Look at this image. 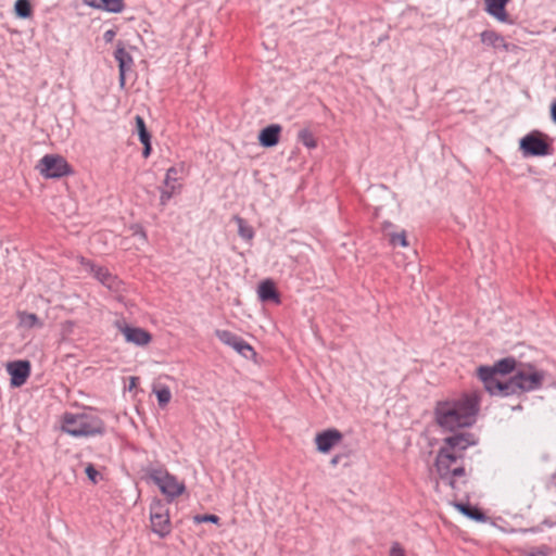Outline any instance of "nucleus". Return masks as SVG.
<instances>
[{"mask_svg": "<svg viewBox=\"0 0 556 556\" xmlns=\"http://www.w3.org/2000/svg\"><path fill=\"white\" fill-rule=\"evenodd\" d=\"M478 377L483 382L485 390L491 395L508 396L509 382L508 380H500L497 374L491 370L490 366H480L478 368Z\"/></svg>", "mask_w": 556, "mask_h": 556, "instance_id": "0eeeda50", "label": "nucleus"}, {"mask_svg": "<svg viewBox=\"0 0 556 556\" xmlns=\"http://www.w3.org/2000/svg\"><path fill=\"white\" fill-rule=\"evenodd\" d=\"M148 477L160 488L161 492L170 500L181 495L186 486L175 476L170 475L163 467H151L147 470Z\"/></svg>", "mask_w": 556, "mask_h": 556, "instance_id": "20e7f679", "label": "nucleus"}, {"mask_svg": "<svg viewBox=\"0 0 556 556\" xmlns=\"http://www.w3.org/2000/svg\"><path fill=\"white\" fill-rule=\"evenodd\" d=\"M85 472H86L87 477L89 478V480L94 484L98 482L99 478L101 477L99 471L94 468V466L92 464L87 465Z\"/></svg>", "mask_w": 556, "mask_h": 556, "instance_id": "e433bc0d", "label": "nucleus"}, {"mask_svg": "<svg viewBox=\"0 0 556 556\" xmlns=\"http://www.w3.org/2000/svg\"><path fill=\"white\" fill-rule=\"evenodd\" d=\"M83 2L92 9L114 14L122 13L125 9L124 0H83Z\"/></svg>", "mask_w": 556, "mask_h": 556, "instance_id": "f3484780", "label": "nucleus"}, {"mask_svg": "<svg viewBox=\"0 0 556 556\" xmlns=\"http://www.w3.org/2000/svg\"><path fill=\"white\" fill-rule=\"evenodd\" d=\"M193 520L195 523H203V522L218 523L219 517L217 515H213V514L197 515V516H194Z\"/></svg>", "mask_w": 556, "mask_h": 556, "instance_id": "c9c22d12", "label": "nucleus"}, {"mask_svg": "<svg viewBox=\"0 0 556 556\" xmlns=\"http://www.w3.org/2000/svg\"><path fill=\"white\" fill-rule=\"evenodd\" d=\"M476 444L473 434L471 433H456L443 440V447L448 450L459 459L463 458L464 452L471 445Z\"/></svg>", "mask_w": 556, "mask_h": 556, "instance_id": "6e6552de", "label": "nucleus"}, {"mask_svg": "<svg viewBox=\"0 0 556 556\" xmlns=\"http://www.w3.org/2000/svg\"><path fill=\"white\" fill-rule=\"evenodd\" d=\"M391 226H392L391 223H384L383 230L387 231L388 228ZM386 236L389 237V241L393 247H396V245L407 247L408 245L405 231H401L399 233L386 232Z\"/></svg>", "mask_w": 556, "mask_h": 556, "instance_id": "b1692460", "label": "nucleus"}, {"mask_svg": "<svg viewBox=\"0 0 556 556\" xmlns=\"http://www.w3.org/2000/svg\"><path fill=\"white\" fill-rule=\"evenodd\" d=\"M115 35V30L109 29L104 33L103 39L105 40V42H111L114 39Z\"/></svg>", "mask_w": 556, "mask_h": 556, "instance_id": "a19ab883", "label": "nucleus"}, {"mask_svg": "<svg viewBox=\"0 0 556 556\" xmlns=\"http://www.w3.org/2000/svg\"><path fill=\"white\" fill-rule=\"evenodd\" d=\"M544 372L533 368L520 369L508 379L509 395L538 390L544 381Z\"/></svg>", "mask_w": 556, "mask_h": 556, "instance_id": "7ed1b4c3", "label": "nucleus"}, {"mask_svg": "<svg viewBox=\"0 0 556 556\" xmlns=\"http://www.w3.org/2000/svg\"><path fill=\"white\" fill-rule=\"evenodd\" d=\"M482 43L493 47V48H504L507 50L508 46L505 42V39L503 36L497 34L494 30H484L480 35Z\"/></svg>", "mask_w": 556, "mask_h": 556, "instance_id": "aec40b11", "label": "nucleus"}, {"mask_svg": "<svg viewBox=\"0 0 556 556\" xmlns=\"http://www.w3.org/2000/svg\"><path fill=\"white\" fill-rule=\"evenodd\" d=\"M118 328L124 334L126 341L129 343H134L139 346H144L149 344L152 340V336L142 328L131 327L128 325H118Z\"/></svg>", "mask_w": 556, "mask_h": 556, "instance_id": "ddd939ff", "label": "nucleus"}, {"mask_svg": "<svg viewBox=\"0 0 556 556\" xmlns=\"http://www.w3.org/2000/svg\"><path fill=\"white\" fill-rule=\"evenodd\" d=\"M143 144V150H142V155L143 157H149L150 154H151V151H152V148H151V140H148V141H143L141 142Z\"/></svg>", "mask_w": 556, "mask_h": 556, "instance_id": "ea45409f", "label": "nucleus"}, {"mask_svg": "<svg viewBox=\"0 0 556 556\" xmlns=\"http://www.w3.org/2000/svg\"><path fill=\"white\" fill-rule=\"evenodd\" d=\"M455 507L466 517L476 520V521H484L486 519L485 515L477 507L471 506L470 504L465 503H456Z\"/></svg>", "mask_w": 556, "mask_h": 556, "instance_id": "412c9836", "label": "nucleus"}, {"mask_svg": "<svg viewBox=\"0 0 556 556\" xmlns=\"http://www.w3.org/2000/svg\"><path fill=\"white\" fill-rule=\"evenodd\" d=\"M176 174H177L176 167H169L167 169L166 177L164 180L165 187L175 186L176 178L174 177V175H176Z\"/></svg>", "mask_w": 556, "mask_h": 556, "instance_id": "4c0bfd02", "label": "nucleus"}, {"mask_svg": "<svg viewBox=\"0 0 556 556\" xmlns=\"http://www.w3.org/2000/svg\"><path fill=\"white\" fill-rule=\"evenodd\" d=\"M7 370L11 376V384L21 387L30 375V364L28 361H15L7 365Z\"/></svg>", "mask_w": 556, "mask_h": 556, "instance_id": "f8f14e48", "label": "nucleus"}, {"mask_svg": "<svg viewBox=\"0 0 556 556\" xmlns=\"http://www.w3.org/2000/svg\"><path fill=\"white\" fill-rule=\"evenodd\" d=\"M136 233H139L143 239L147 237L144 230L141 228Z\"/></svg>", "mask_w": 556, "mask_h": 556, "instance_id": "c03bdc74", "label": "nucleus"}, {"mask_svg": "<svg viewBox=\"0 0 556 556\" xmlns=\"http://www.w3.org/2000/svg\"><path fill=\"white\" fill-rule=\"evenodd\" d=\"M516 366V359L514 357H505L496 362L493 366H490L491 370L497 375L510 374Z\"/></svg>", "mask_w": 556, "mask_h": 556, "instance_id": "4be33fe9", "label": "nucleus"}, {"mask_svg": "<svg viewBox=\"0 0 556 556\" xmlns=\"http://www.w3.org/2000/svg\"><path fill=\"white\" fill-rule=\"evenodd\" d=\"M114 58L118 63L119 70V84L123 87L125 85L126 72L129 71L134 64L132 56L126 49L119 43L114 52Z\"/></svg>", "mask_w": 556, "mask_h": 556, "instance_id": "dca6fc26", "label": "nucleus"}, {"mask_svg": "<svg viewBox=\"0 0 556 556\" xmlns=\"http://www.w3.org/2000/svg\"><path fill=\"white\" fill-rule=\"evenodd\" d=\"M520 149L526 155L544 156L549 154L551 146L539 135L530 134L520 140Z\"/></svg>", "mask_w": 556, "mask_h": 556, "instance_id": "1a4fd4ad", "label": "nucleus"}, {"mask_svg": "<svg viewBox=\"0 0 556 556\" xmlns=\"http://www.w3.org/2000/svg\"><path fill=\"white\" fill-rule=\"evenodd\" d=\"M36 168L45 178H61L72 173L66 160L58 154H46Z\"/></svg>", "mask_w": 556, "mask_h": 556, "instance_id": "39448f33", "label": "nucleus"}, {"mask_svg": "<svg viewBox=\"0 0 556 556\" xmlns=\"http://www.w3.org/2000/svg\"><path fill=\"white\" fill-rule=\"evenodd\" d=\"M233 350L248 359H254L256 357L254 349L242 338L233 346Z\"/></svg>", "mask_w": 556, "mask_h": 556, "instance_id": "bb28decb", "label": "nucleus"}, {"mask_svg": "<svg viewBox=\"0 0 556 556\" xmlns=\"http://www.w3.org/2000/svg\"><path fill=\"white\" fill-rule=\"evenodd\" d=\"M81 263L93 274V276L108 289L118 291L121 281L116 276L112 275L108 268L97 266L89 261L83 258Z\"/></svg>", "mask_w": 556, "mask_h": 556, "instance_id": "9d476101", "label": "nucleus"}, {"mask_svg": "<svg viewBox=\"0 0 556 556\" xmlns=\"http://www.w3.org/2000/svg\"><path fill=\"white\" fill-rule=\"evenodd\" d=\"M341 439H342L341 432L336 429H332V430H326L321 433H318L315 438V442H316V445H317V448L319 452L327 453Z\"/></svg>", "mask_w": 556, "mask_h": 556, "instance_id": "2eb2a0df", "label": "nucleus"}, {"mask_svg": "<svg viewBox=\"0 0 556 556\" xmlns=\"http://www.w3.org/2000/svg\"><path fill=\"white\" fill-rule=\"evenodd\" d=\"M62 430L72 437H93L105 432L103 420L91 413L71 414L63 417Z\"/></svg>", "mask_w": 556, "mask_h": 556, "instance_id": "f03ea898", "label": "nucleus"}, {"mask_svg": "<svg viewBox=\"0 0 556 556\" xmlns=\"http://www.w3.org/2000/svg\"><path fill=\"white\" fill-rule=\"evenodd\" d=\"M465 476V468L464 466H455L454 468H451V475L450 477L446 479L448 480V484L452 486V488H455V480L454 478L455 477H463Z\"/></svg>", "mask_w": 556, "mask_h": 556, "instance_id": "f704fd0d", "label": "nucleus"}, {"mask_svg": "<svg viewBox=\"0 0 556 556\" xmlns=\"http://www.w3.org/2000/svg\"><path fill=\"white\" fill-rule=\"evenodd\" d=\"M137 380H138V378H136V377H131V378H130V386H129V389H131V388L136 387V382H137Z\"/></svg>", "mask_w": 556, "mask_h": 556, "instance_id": "37998d69", "label": "nucleus"}, {"mask_svg": "<svg viewBox=\"0 0 556 556\" xmlns=\"http://www.w3.org/2000/svg\"><path fill=\"white\" fill-rule=\"evenodd\" d=\"M552 554V548L547 545H540L535 547H531L528 551L523 552L522 556H549Z\"/></svg>", "mask_w": 556, "mask_h": 556, "instance_id": "2f4dec72", "label": "nucleus"}, {"mask_svg": "<svg viewBox=\"0 0 556 556\" xmlns=\"http://www.w3.org/2000/svg\"><path fill=\"white\" fill-rule=\"evenodd\" d=\"M235 222L238 225V233L244 240H252L254 237V230L251 226L247 224V222L240 216L233 217Z\"/></svg>", "mask_w": 556, "mask_h": 556, "instance_id": "a878e982", "label": "nucleus"}, {"mask_svg": "<svg viewBox=\"0 0 556 556\" xmlns=\"http://www.w3.org/2000/svg\"><path fill=\"white\" fill-rule=\"evenodd\" d=\"M390 556H405L404 548L400 543L394 542L390 548Z\"/></svg>", "mask_w": 556, "mask_h": 556, "instance_id": "58836bf2", "label": "nucleus"}, {"mask_svg": "<svg viewBox=\"0 0 556 556\" xmlns=\"http://www.w3.org/2000/svg\"><path fill=\"white\" fill-rule=\"evenodd\" d=\"M135 121H136V126H137L140 141L143 142V141L151 140V135L146 127L144 119L141 116L137 115L135 117Z\"/></svg>", "mask_w": 556, "mask_h": 556, "instance_id": "7c9ffc66", "label": "nucleus"}, {"mask_svg": "<svg viewBox=\"0 0 556 556\" xmlns=\"http://www.w3.org/2000/svg\"><path fill=\"white\" fill-rule=\"evenodd\" d=\"M154 393L156 394L157 402L161 407L166 406L172 399V392L169 388L165 386L159 389H154Z\"/></svg>", "mask_w": 556, "mask_h": 556, "instance_id": "c756f323", "label": "nucleus"}, {"mask_svg": "<svg viewBox=\"0 0 556 556\" xmlns=\"http://www.w3.org/2000/svg\"><path fill=\"white\" fill-rule=\"evenodd\" d=\"M480 399L477 393H465L458 399L439 401L434 407L435 422L445 431L472 426L477 420Z\"/></svg>", "mask_w": 556, "mask_h": 556, "instance_id": "f257e3e1", "label": "nucleus"}, {"mask_svg": "<svg viewBox=\"0 0 556 556\" xmlns=\"http://www.w3.org/2000/svg\"><path fill=\"white\" fill-rule=\"evenodd\" d=\"M215 336L218 338L220 342H223L225 345H228L233 349V346L238 343V341L241 339V337L237 336L236 333L229 331V330H215Z\"/></svg>", "mask_w": 556, "mask_h": 556, "instance_id": "393cba45", "label": "nucleus"}, {"mask_svg": "<svg viewBox=\"0 0 556 556\" xmlns=\"http://www.w3.org/2000/svg\"><path fill=\"white\" fill-rule=\"evenodd\" d=\"M257 294L262 302L271 301L276 304L280 303L279 292L277 291L275 283L270 279H266L260 283Z\"/></svg>", "mask_w": 556, "mask_h": 556, "instance_id": "6ab92c4d", "label": "nucleus"}, {"mask_svg": "<svg viewBox=\"0 0 556 556\" xmlns=\"http://www.w3.org/2000/svg\"><path fill=\"white\" fill-rule=\"evenodd\" d=\"M339 459L340 457L339 456H334L332 459H331V464L332 465H337L339 463Z\"/></svg>", "mask_w": 556, "mask_h": 556, "instance_id": "a18cd8bd", "label": "nucleus"}, {"mask_svg": "<svg viewBox=\"0 0 556 556\" xmlns=\"http://www.w3.org/2000/svg\"><path fill=\"white\" fill-rule=\"evenodd\" d=\"M551 114L554 123H556V101L552 104Z\"/></svg>", "mask_w": 556, "mask_h": 556, "instance_id": "79ce46f5", "label": "nucleus"}, {"mask_svg": "<svg viewBox=\"0 0 556 556\" xmlns=\"http://www.w3.org/2000/svg\"><path fill=\"white\" fill-rule=\"evenodd\" d=\"M298 139L303 146H305L308 149H314L317 147V141L314 135L307 128L301 129L299 131Z\"/></svg>", "mask_w": 556, "mask_h": 556, "instance_id": "cd10ccee", "label": "nucleus"}, {"mask_svg": "<svg viewBox=\"0 0 556 556\" xmlns=\"http://www.w3.org/2000/svg\"><path fill=\"white\" fill-rule=\"evenodd\" d=\"M150 521L152 531L160 538L167 536L172 531L168 508L161 500H154L150 505Z\"/></svg>", "mask_w": 556, "mask_h": 556, "instance_id": "423d86ee", "label": "nucleus"}, {"mask_svg": "<svg viewBox=\"0 0 556 556\" xmlns=\"http://www.w3.org/2000/svg\"><path fill=\"white\" fill-rule=\"evenodd\" d=\"M458 457L451 453L445 447L441 446L435 457V468L442 480H445L451 475V468L456 465Z\"/></svg>", "mask_w": 556, "mask_h": 556, "instance_id": "9b49d317", "label": "nucleus"}, {"mask_svg": "<svg viewBox=\"0 0 556 556\" xmlns=\"http://www.w3.org/2000/svg\"><path fill=\"white\" fill-rule=\"evenodd\" d=\"M20 325L26 328L43 327V323L34 313L20 312L18 313Z\"/></svg>", "mask_w": 556, "mask_h": 556, "instance_id": "5701e85b", "label": "nucleus"}, {"mask_svg": "<svg viewBox=\"0 0 556 556\" xmlns=\"http://www.w3.org/2000/svg\"><path fill=\"white\" fill-rule=\"evenodd\" d=\"M282 128L278 124H271L263 128L258 135L261 146L265 148L275 147L279 142V137Z\"/></svg>", "mask_w": 556, "mask_h": 556, "instance_id": "a211bd4d", "label": "nucleus"}, {"mask_svg": "<svg viewBox=\"0 0 556 556\" xmlns=\"http://www.w3.org/2000/svg\"><path fill=\"white\" fill-rule=\"evenodd\" d=\"M14 10L15 14L21 18H27L31 15V5L29 0H16Z\"/></svg>", "mask_w": 556, "mask_h": 556, "instance_id": "c85d7f7f", "label": "nucleus"}, {"mask_svg": "<svg viewBox=\"0 0 556 556\" xmlns=\"http://www.w3.org/2000/svg\"><path fill=\"white\" fill-rule=\"evenodd\" d=\"M75 328V323L72 320H66L61 324V337L63 340L68 339V337L73 333Z\"/></svg>", "mask_w": 556, "mask_h": 556, "instance_id": "473e14b6", "label": "nucleus"}, {"mask_svg": "<svg viewBox=\"0 0 556 556\" xmlns=\"http://www.w3.org/2000/svg\"><path fill=\"white\" fill-rule=\"evenodd\" d=\"M508 2L509 0H484V10L498 22L511 24L505 9Z\"/></svg>", "mask_w": 556, "mask_h": 556, "instance_id": "4468645a", "label": "nucleus"}, {"mask_svg": "<svg viewBox=\"0 0 556 556\" xmlns=\"http://www.w3.org/2000/svg\"><path fill=\"white\" fill-rule=\"evenodd\" d=\"M176 190V186L166 187L161 190V197H160V203L161 205H166L167 202L173 197L174 192Z\"/></svg>", "mask_w": 556, "mask_h": 556, "instance_id": "72a5a7b5", "label": "nucleus"}]
</instances>
